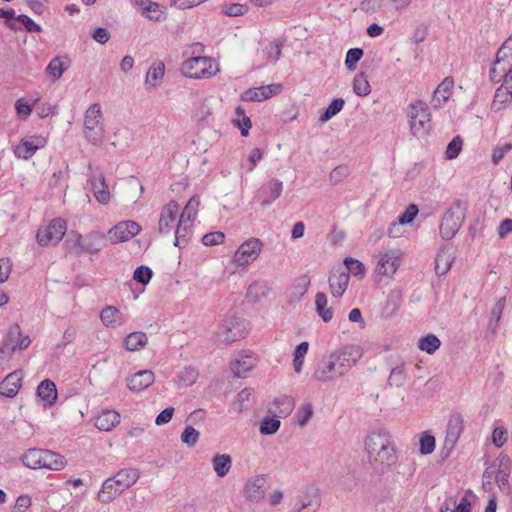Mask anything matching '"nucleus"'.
Listing matches in <instances>:
<instances>
[{"label": "nucleus", "mask_w": 512, "mask_h": 512, "mask_svg": "<svg viewBox=\"0 0 512 512\" xmlns=\"http://www.w3.org/2000/svg\"><path fill=\"white\" fill-rule=\"evenodd\" d=\"M363 50L361 48H351L348 50L345 59L346 68L353 71L356 68L357 62L362 58Z\"/></svg>", "instance_id": "obj_57"}, {"label": "nucleus", "mask_w": 512, "mask_h": 512, "mask_svg": "<svg viewBox=\"0 0 512 512\" xmlns=\"http://www.w3.org/2000/svg\"><path fill=\"white\" fill-rule=\"evenodd\" d=\"M89 181L91 183L93 195L100 204H107L111 199V193L106 183L105 176L100 173L99 175H90Z\"/></svg>", "instance_id": "obj_23"}, {"label": "nucleus", "mask_w": 512, "mask_h": 512, "mask_svg": "<svg viewBox=\"0 0 512 512\" xmlns=\"http://www.w3.org/2000/svg\"><path fill=\"white\" fill-rule=\"evenodd\" d=\"M280 424L277 417H266L260 423L259 431L262 435H273L279 430Z\"/></svg>", "instance_id": "obj_48"}, {"label": "nucleus", "mask_w": 512, "mask_h": 512, "mask_svg": "<svg viewBox=\"0 0 512 512\" xmlns=\"http://www.w3.org/2000/svg\"><path fill=\"white\" fill-rule=\"evenodd\" d=\"M257 364V356L254 353L241 355L231 364V370L236 377H244Z\"/></svg>", "instance_id": "obj_28"}, {"label": "nucleus", "mask_w": 512, "mask_h": 512, "mask_svg": "<svg viewBox=\"0 0 512 512\" xmlns=\"http://www.w3.org/2000/svg\"><path fill=\"white\" fill-rule=\"evenodd\" d=\"M179 209L176 201H170L162 208L158 223V230L161 234H168L176 227L175 222L179 216Z\"/></svg>", "instance_id": "obj_15"}, {"label": "nucleus", "mask_w": 512, "mask_h": 512, "mask_svg": "<svg viewBox=\"0 0 512 512\" xmlns=\"http://www.w3.org/2000/svg\"><path fill=\"white\" fill-rule=\"evenodd\" d=\"M200 200L197 196L189 199L182 213L179 214L177 228L175 229L174 245L181 247L187 243V235L192 227V223L196 218Z\"/></svg>", "instance_id": "obj_8"}, {"label": "nucleus", "mask_w": 512, "mask_h": 512, "mask_svg": "<svg viewBox=\"0 0 512 512\" xmlns=\"http://www.w3.org/2000/svg\"><path fill=\"white\" fill-rule=\"evenodd\" d=\"M198 375V370L189 366L180 371L178 378L184 386H191L196 382Z\"/></svg>", "instance_id": "obj_55"}, {"label": "nucleus", "mask_w": 512, "mask_h": 512, "mask_svg": "<svg viewBox=\"0 0 512 512\" xmlns=\"http://www.w3.org/2000/svg\"><path fill=\"white\" fill-rule=\"evenodd\" d=\"M120 422V414L114 410L102 411L95 418V426L101 431H111Z\"/></svg>", "instance_id": "obj_31"}, {"label": "nucleus", "mask_w": 512, "mask_h": 512, "mask_svg": "<svg viewBox=\"0 0 512 512\" xmlns=\"http://www.w3.org/2000/svg\"><path fill=\"white\" fill-rule=\"evenodd\" d=\"M462 225V218L459 211L449 209L443 216L440 224V235L443 239H452Z\"/></svg>", "instance_id": "obj_16"}, {"label": "nucleus", "mask_w": 512, "mask_h": 512, "mask_svg": "<svg viewBox=\"0 0 512 512\" xmlns=\"http://www.w3.org/2000/svg\"><path fill=\"white\" fill-rule=\"evenodd\" d=\"M401 264V256L395 251L387 250L377 255L374 273L380 277L391 279Z\"/></svg>", "instance_id": "obj_11"}, {"label": "nucleus", "mask_w": 512, "mask_h": 512, "mask_svg": "<svg viewBox=\"0 0 512 512\" xmlns=\"http://www.w3.org/2000/svg\"><path fill=\"white\" fill-rule=\"evenodd\" d=\"M38 396L44 401L45 405L52 406L57 400V389L53 381L43 380L37 388Z\"/></svg>", "instance_id": "obj_32"}, {"label": "nucleus", "mask_w": 512, "mask_h": 512, "mask_svg": "<svg viewBox=\"0 0 512 512\" xmlns=\"http://www.w3.org/2000/svg\"><path fill=\"white\" fill-rule=\"evenodd\" d=\"M232 123L235 127L241 130L242 136H248L252 123L250 118L246 115L245 110L242 106L236 107L235 117L232 119Z\"/></svg>", "instance_id": "obj_40"}, {"label": "nucleus", "mask_w": 512, "mask_h": 512, "mask_svg": "<svg viewBox=\"0 0 512 512\" xmlns=\"http://www.w3.org/2000/svg\"><path fill=\"white\" fill-rule=\"evenodd\" d=\"M507 435V430L504 427H496L492 433V443L497 448H501L507 442Z\"/></svg>", "instance_id": "obj_62"}, {"label": "nucleus", "mask_w": 512, "mask_h": 512, "mask_svg": "<svg viewBox=\"0 0 512 512\" xmlns=\"http://www.w3.org/2000/svg\"><path fill=\"white\" fill-rule=\"evenodd\" d=\"M120 494L116 482L111 477L103 482L101 491L98 493V500L102 503H109Z\"/></svg>", "instance_id": "obj_37"}, {"label": "nucleus", "mask_w": 512, "mask_h": 512, "mask_svg": "<svg viewBox=\"0 0 512 512\" xmlns=\"http://www.w3.org/2000/svg\"><path fill=\"white\" fill-rule=\"evenodd\" d=\"M140 477V473L135 468H126L117 472L113 479L117 484L118 490L123 493L132 487Z\"/></svg>", "instance_id": "obj_26"}, {"label": "nucleus", "mask_w": 512, "mask_h": 512, "mask_svg": "<svg viewBox=\"0 0 512 512\" xmlns=\"http://www.w3.org/2000/svg\"><path fill=\"white\" fill-rule=\"evenodd\" d=\"M490 80L494 83L507 82L508 88L512 89V60L498 57L490 68Z\"/></svg>", "instance_id": "obj_13"}, {"label": "nucleus", "mask_w": 512, "mask_h": 512, "mask_svg": "<svg viewBox=\"0 0 512 512\" xmlns=\"http://www.w3.org/2000/svg\"><path fill=\"white\" fill-rule=\"evenodd\" d=\"M100 319L102 324L110 329H115L126 322L122 312L117 307L111 305L101 310Z\"/></svg>", "instance_id": "obj_24"}, {"label": "nucleus", "mask_w": 512, "mask_h": 512, "mask_svg": "<svg viewBox=\"0 0 512 512\" xmlns=\"http://www.w3.org/2000/svg\"><path fill=\"white\" fill-rule=\"evenodd\" d=\"M406 369L404 363H399L392 368L388 377V384L391 387H402L406 382Z\"/></svg>", "instance_id": "obj_42"}, {"label": "nucleus", "mask_w": 512, "mask_h": 512, "mask_svg": "<svg viewBox=\"0 0 512 512\" xmlns=\"http://www.w3.org/2000/svg\"><path fill=\"white\" fill-rule=\"evenodd\" d=\"M349 278L350 275L341 268L332 271L328 279L332 296L341 297L345 293Z\"/></svg>", "instance_id": "obj_22"}, {"label": "nucleus", "mask_w": 512, "mask_h": 512, "mask_svg": "<svg viewBox=\"0 0 512 512\" xmlns=\"http://www.w3.org/2000/svg\"><path fill=\"white\" fill-rule=\"evenodd\" d=\"M213 97H209V98H205L204 100L201 101V103L199 104V106L197 107L196 111H195V117L198 119V120H205L207 119L210 115H212V112H213Z\"/></svg>", "instance_id": "obj_50"}, {"label": "nucleus", "mask_w": 512, "mask_h": 512, "mask_svg": "<svg viewBox=\"0 0 512 512\" xmlns=\"http://www.w3.org/2000/svg\"><path fill=\"white\" fill-rule=\"evenodd\" d=\"M407 117L412 134L416 137L426 136L431 129V113L428 105L417 100L407 107Z\"/></svg>", "instance_id": "obj_4"}, {"label": "nucleus", "mask_w": 512, "mask_h": 512, "mask_svg": "<svg viewBox=\"0 0 512 512\" xmlns=\"http://www.w3.org/2000/svg\"><path fill=\"white\" fill-rule=\"evenodd\" d=\"M13 336H19L17 346L19 347L20 350L26 349L31 343V339L29 336L21 335L20 327L18 325H14V326L10 327V329H9V333H8L9 340H11V338Z\"/></svg>", "instance_id": "obj_59"}, {"label": "nucleus", "mask_w": 512, "mask_h": 512, "mask_svg": "<svg viewBox=\"0 0 512 512\" xmlns=\"http://www.w3.org/2000/svg\"><path fill=\"white\" fill-rule=\"evenodd\" d=\"M344 100L342 98H336L334 99L330 104L329 106L327 107V109L325 110V112L320 116V121L321 122H327L328 120H330L333 116H335L336 114H338L343 106H344Z\"/></svg>", "instance_id": "obj_51"}, {"label": "nucleus", "mask_w": 512, "mask_h": 512, "mask_svg": "<svg viewBox=\"0 0 512 512\" xmlns=\"http://www.w3.org/2000/svg\"><path fill=\"white\" fill-rule=\"evenodd\" d=\"M282 90L281 84H270L246 90L241 94L243 101H264L272 96L279 94Z\"/></svg>", "instance_id": "obj_18"}, {"label": "nucleus", "mask_w": 512, "mask_h": 512, "mask_svg": "<svg viewBox=\"0 0 512 512\" xmlns=\"http://www.w3.org/2000/svg\"><path fill=\"white\" fill-rule=\"evenodd\" d=\"M181 441L188 447H194L200 438V433L192 426H186L181 434Z\"/></svg>", "instance_id": "obj_53"}, {"label": "nucleus", "mask_w": 512, "mask_h": 512, "mask_svg": "<svg viewBox=\"0 0 512 512\" xmlns=\"http://www.w3.org/2000/svg\"><path fill=\"white\" fill-rule=\"evenodd\" d=\"M353 91L360 97H365L370 94L371 86L364 73H359L353 80Z\"/></svg>", "instance_id": "obj_44"}, {"label": "nucleus", "mask_w": 512, "mask_h": 512, "mask_svg": "<svg viewBox=\"0 0 512 512\" xmlns=\"http://www.w3.org/2000/svg\"><path fill=\"white\" fill-rule=\"evenodd\" d=\"M264 247L261 239L250 237L240 244L233 255V260L238 267H246L257 260Z\"/></svg>", "instance_id": "obj_9"}, {"label": "nucleus", "mask_w": 512, "mask_h": 512, "mask_svg": "<svg viewBox=\"0 0 512 512\" xmlns=\"http://www.w3.org/2000/svg\"><path fill=\"white\" fill-rule=\"evenodd\" d=\"M463 147V140L460 136H456L446 147L445 157L448 160L455 159L459 156Z\"/></svg>", "instance_id": "obj_54"}, {"label": "nucleus", "mask_w": 512, "mask_h": 512, "mask_svg": "<svg viewBox=\"0 0 512 512\" xmlns=\"http://www.w3.org/2000/svg\"><path fill=\"white\" fill-rule=\"evenodd\" d=\"M282 44L279 42H268L262 49L260 55L264 62L262 65L275 63L281 56Z\"/></svg>", "instance_id": "obj_39"}, {"label": "nucleus", "mask_w": 512, "mask_h": 512, "mask_svg": "<svg viewBox=\"0 0 512 512\" xmlns=\"http://www.w3.org/2000/svg\"><path fill=\"white\" fill-rule=\"evenodd\" d=\"M454 81L451 77H446L434 90L432 105L434 108H440L452 95Z\"/></svg>", "instance_id": "obj_27"}, {"label": "nucleus", "mask_w": 512, "mask_h": 512, "mask_svg": "<svg viewBox=\"0 0 512 512\" xmlns=\"http://www.w3.org/2000/svg\"><path fill=\"white\" fill-rule=\"evenodd\" d=\"M22 371L16 370L7 375L0 383V394L6 397H14L21 387Z\"/></svg>", "instance_id": "obj_25"}, {"label": "nucleus", "mask_w": 512, "mask_h": 512, "mask_svg": "<svg viewBox=\"0 0 512 512\" xmlns=\"http://www.w3.org/2000/svg\"><path fill=\"white\" fill-rule=\"evenodd\" d=\"M154 373L151 370H141L127 379V387L133 392H140L153 384Z\"/></svg>", "instance_id": "obj_21"}, {"label": "nucleus", "mask_w": 512, "mask_h": 512, "mask_svg": "<svg viewBox=\"0 0 512 512\" xmlns=\"http://www.w3.org/2000/svg\"><path fill=\"white\" fill-rule=\"evenodd\" d=\"M367 463L377 474L388 472L398 460L395 443L391 434L384 430H374L364 439Z\"/></svg>", "instance_id": "obj_2"}, {"label": "nucleus", "mask_w": 512, "mask_h": 512, "mask_svg": "<svg viewBox=\"0 0 512 512\" xmlns=\"http://www.w3.org/2000/svg\"><path fill=\"white\" fill-rule=\"evenodd\" d=\"M104 234L99 231H91L86 236L71 231L65 241L68 250L79 256L83 253L96 254L101 250Z\"/></svg>", "instance_id": "obj_3"}, {"label": "nucleus", "mask_w": 512, "mask_h": 512, "mask_svg": "<svg viewBox=\"0 0 512 512\" xmlns=\"http://www.w3.org/2000/svg\"><path fill=\"white\" fill-rule=\"evenodd\" d=\"M225 235L221 231L210 232L203 236L202 243L205 246H214L223 243Z\"/></svg>", "instance_id": "obj_61"}, {"label": "nucleus", "mask_w": 512, "mask_h": 512, "mask_svg": "<svg viewBox=\"0 0 512 512\" xmlns=\"http://www.w3.org/2000/svg\"><path fill=\"white\" fill-rule=\"evenodd\" d=\"M313 415V408L310 404L301 406L297 413V422L299 426L304 427Z\"/></svg>", "instance_id": "obj_60"}, {"label": "nucleus", "mask_w": 512, "mask_h": 512, "mask_svg": "<svg viewBox=\"0 0 512 512\" xmlns=\"http://www.w3.org/2000/svg\"><path fill=\"white\" fill-rule=\"evenodd\" d=\"M147 343V335L140 331L130 333L123 341L124 347L130 352L138 351L144 348Z\"/></svg>", "instance_id": "obj_36"}, {"label": "nucleus", "mask_w": 512, "mask_h": 512, "mask_svg": "<svg viewBox=\"0 0 512 512\" xmlns=\"http://www.w3.org/2000/svg\"><path fill=\"white\" fill-rule=\"evenodd\" d=\"M142 15L157 22L164 20L163 12L159 11V4L153 1H149V3L143 7Z\"/></svg>", "instance_id": "obj_52"}, {"label": "nucleus", "mask_w": 512, "mask_h": 512, "mask_svg": "<svg viewBox=\"0 0 512 512\" xmlns=\"http://www.w3.org/2000/svg\"><path fill=\"white\" fill-rule=\"evenodd\" d=\"M349 174V169L345 165L335 167L330 173V181L336 185L346 178Z\"/></svg>", "instance_id": "obj_63"}, {"label": "nucleus", "mask_w": 512, "mask_h": 512, "mask_svg": "<svg viewBox=\"0 0 512 512\" xmlns=\"http://www.w3.org/2000/svg\"><path fill=\"white\" fill-rule=\"evenodd\" d=\"M248 333V324L244 319L227 317L215 332V341L219 344H230L244 338Z\"/></svg>", "instance_id": "obj_6"}, {"label": "nucleus", "mask_w": 512, "mask_h": 512, "mask_svg": "<svg viewBox=\"0 0 512 512\" xmlns=\"http://www.w3.org/2000/svg\"><path fill=\"white\" fill-rule=\"evenodd\" d=\"M440 340L434 334H428L420 338L418 348L428 354H433L440 347Z\"/></svg>", "instance_id": "obj_46"}, {"label": "nucleus", "mask_w": 512, "mask_h": 512, "mask_svg": "<svg viewBox=\"0 0 512 512\" xmlns=\"http://www.w3.org/2000/svg\"><path fill=\"white\" fill-rule=\"evenodd\" d=\"M505 304H506V298L502 297L497 300L496 304L493 306V308L491 310L490 326L493 329H496V327L501 319Z\"/></svg>", "instance_id": "obj_56"}, {"label": "nucleus", "mask_w": 512, "mask_h": 512, "mask_svg": "<svg viewBox=\"0 0 512 512\" xmlns=\"http://www.w3.org/2000/svg\"><path fill=\"white\" fill-rule=\"evenodd\" d=\"M211 462L213 470L219 478L225 477L232 467V457L229 454H216Z\"/></svg>", "instance_id": "obj_34"}, {"label": "nucleus", "mask_w": 512, "mask_h": 512, "mask_svg": "<svg viewBox=\"0 0 512 512\" xmlns=\"http://www.w3.org/2000/svg\"><path fill=\"white\" fill-rule=\"evenodd\" d=\"M152 270L147 266H139L133 274V279L143 285L149 283L152 277Z\"/></svg>", "instance_id": "obj_58"}, {"label": "nucleus", "mask_w": 512, "mask_h": 512, "mask_svg": "<svg viewBox=\"0 0 512 512\" xmlns=\"http://www.w3.org/2000/svg\"><path fill=\"white\" fill-rule=\"evenodd\" d=\"M266 489V478L263 475H258L247 481L244 487V495L252 502H259L264 498Z\"/></svg>", "instance_id": "obj_19"}, {"label": "nucleus", "mask_w": 512, "mask_h": 512, "mask_svg": "<svg viewBox=\"0 0 512 512\" xmlns=\"http://www.w3.org/2000/svg\"><path fill=\"white\" fill-rule=\"evenodd\" d=\"M67 230V223L62 218H54L47 226H42L36 234L37 242L40 246L58 244Z\"/></svg>", "instance_id": "obj_10"}, {"label": "nucleus", "mask_w": 512, "mask_h": 512, "mask_svg": "<svg viewBox=\"0 0 512 512\" xmlns=\"http://www.w3.org/2000/svg\"><path fill=\"white\" fill-rule=\"evenodd\" d=\"M217 62L207 56H195L185 60L181 65V72L184 76L193 79H208L219 72Z\"/></svg>", "instance_id": "obj_5"}, {"label": "nucleus", "mask_w": 512, "mask_h": 512, "mask_svg": "<svg viewBox=\"0 0 512 512\" xmlns=\"http://www.w3.org/2000/svg\"><path fill=\"white\" fill-rule=\"evenodd\" d=\"M463 431V420L460 416H456L450 419L448 429L444 441V448L451 451L457 443L461 433Z\"/></svg>", "instance_id": "obj_29"}, {"label": "nucleus", "mask_w": 512, "mask_h": 512, "mask_svg": "<svg viewBox=\"0 0 512 512\" xmlns=\"http://www.w3.org/2000/svg\"><path fill=\"white\" fill-rule=\"evenodd\" d=\"M309 343L304 341L298 344L293 352V368L296 373H300L303 368L304 358L308 352Z\"/></svg>", "instance_id": "obj_43"}, {"label": "nucleus", "mask_w": 512, "mask_h": 512, "mask_svg": "<svg viewBox=\"0 0 512 512\" xmlns=\"http://www.w3.org/2000/svg\"><path fill=\"white\" fill-rule=\"evenodd\" d=\"M44 449L30 448L21 456V462L30 469H41Z\"/></svg>", "instance_id": "obj_35"}, {"label": "nucleus", "mask_w": 512, "mask_h": 512, "mask_svg": "<svg viewBox=\"0 0 512 512\" xmlns=\"http://www.w3.org/2000/svg\"><path fill=\"white\" fill-rule=\"evenodd\" d=\"M141 230L135 221H122L108 231V238L112 244L126 242L136 236Z\"/></svg>", "instance_id": "obj_12"}, {"label": "nucleus", "mask_w": 512, "mask_h": 512, "mask_svg": "<svg viewBox=\"0 0 512 512\" xmlns=\"http://www.w3.org/2000/svg\"><path fill=\"white\" fill-rule=\"evenodd\" d=\"M269 290L270 288L265 281H255L248 287L247 298L253 302H256L265 297Z\"/></svg>", "instance_id": "obj_41"}, {"label": "nucleus", "mask_w": 512, "mask_h": 512, "mask_svg": "<svg viewBox=\"0 0 512 512\" xmlns=\"http://www.w3.org/2000/svg\"><path fill=\"white\" fill-rule=\"evenodd\" d=\"M360 347L349 345L323 356L316 365L312 379L319 383L335 381L345 376L361 358Z\"/></svg>", "instance_id": "obj_1"}, {"label": "nucleus", "mask_w": 512, "mask_h": 512, "mask_svg": "<svg viewBox=\"0 0 512 512\" xmlns=\"http://www.w3.org/2000/svg\"><path fill=\"white\" fill-rule=\"evenodd\" d=\"M165 75V65L162 61H155L148 69L144 87L147 91H155L162 83Z\"/></svg>", "instance_id": "obj_20"}, {"label": "nucleus", "mask_w": 512, "mask_h": 512, "mask_svg": "<svg viewBox=\"0 0 512 512\" xmlns=\"http://www.w3.org/2000/svg\"><path fill=\"white\" fill-rule=\"evenodd\" d=\"M316 312L324 322H329L333 318L332 307L328 306L327 296L323 292L315 295Z\"/></svg>", "instance_id": "obj_38"}, {"label": "nucleus", "mask_w": 512, "mask_h": 512, "mask_svg": "<svg viewBox=\"0 0 512 512\" xmlns=\"http://www.w3.org/2000/svg\"><path fill=\"white\" fill-rule=\"evenodd\" d=\"M501 82L502 85L496 90L495 100L504 103L512 99V89L508 88L507 82Z\"/></svg>", "instance_id": "obj_64"}, {"label": "nucleus", "mask_w": 512, "mask_h": 512, "mask_svg": "<svg viewBox=\"0 0 512 512\" xmlns=\"http://www.w3.org/2000/svg\"><path fill=\"white\" fill-rule=\"evenodd\" d=\"M283 183L278 179H271L262 185L256 194V199L262 206H268L273 203L282 193Z\"/></svg>", "instance_id": "obj_17"}, {"label": "nucleus", "mask_w": 512, "mask_h": 512, "mask_svg": "<svg viewBox=\"0 0 512 512\" xmlns=\"http://www.w3.org/2000/svg\"><path fill=\"white\" fill-rule=\"evenodd\" d=\"M42 456V468L45 469L60 471L64 469L67 464L64 456L51 450L44 449V455Z\"/></svg>", "instance_id": "obj_33"}, {"label": "nucleus", "mask_w": 512, "mask_h": 512, "mask_svg": "<svg viewBox=\"0 0 512 512\" xmlns=\"http://www.w3.org/2000/svg\"><path fill=\"white\" fill-rule=\"evenodd\" d=\"M70 67V60L65 56H56L47 65L45 73L53 80H59Z\"/></svg>", "instance_id": "obj_30"}, {"label": "nucleus", "mask_w": 512, "mask_h": 512, "mask_svg": "<svg viewBox=\"0 0 512 512\" xmlns=\"http://www.w3.org/2000/svg\"><path fill=\"white\" fill-rule=\"evenodd\" d=\"M47 141L42 136H30L20 140L18 145L14 148V154L17 158L28 160L39 149L46 145Z\"/></svg>", "instance_id": "obj_14"}, {"label": "nucleus", "mask_w": 512, "mask_h": 512, "mask_svg": "<svg viewBox=\"0 0 512 512\" xmlns=\"http://www.w3.org/2000/svg\"><path fill=\"white\" fill-rule=\"evenodd\" d=\"M344 264L347 268L348 274H352L355 277H358L360 279L365 276L366 269H365L364 264L361 261L351 258V257H347L344 260Z\"/></svg>", "instance_id": "obj_47"}, {"label": "nucleus", "mask_w": 512, "mask_h": 512, "mask_svg": "<svg viewBox=\"0 0 512 512\" xmlns=\"http://www.w3.org/2000/svg\"><path fill=\"white\" fill-rule=\"evenodd\" d=\"M102 111L99 104L91 105L84 116V136L92 145H100L104 137Z\"/></svg>", "instance_id": "obj_7"}, {"label": "nucleus", "mask_w": 512, "mask_h": 512, "mask_svg": "<svg viewBox=\"0 0 512 512\" xmlns=\"http://www.w3.org/2000/svg\"><path fill=\"white\" fill-rule=\"evenodd\" d=\"M419 451L422 455H429L435 450V437L429 432H423L419 439Z\"/></svg>", "instance_id": "obj_49"}, {"label": "nucleus", "mask_w": 512, "mask_h": 512, "mask_svg": "<svg viewBox=\"0 0 512 512\" xmlns=\"http://www.w3.org/2000/svg\"><path fill=\"white\" fill-rule=\"evenodd\" d=\"M451 264V255L447 251L442 250L435 258V272L440 276L445 275L449 271Z\"/></svg>", "instance_id": "obj_45"}]
</instances>
